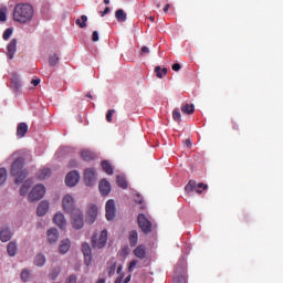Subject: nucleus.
I'll return each mask as SVG.
<instances>
[{"instance_id":"obj_1","label":"nucleus","mask_w":283,"mask_h":283,"mask_svg":"<svg viewBox=\"0 0 283 283\" xmlns=\"http://www.w3.org/2000/svg\"><path fill=\"white\" fill-rule=\"evenodd\" d=\"M34 17V7L28 3H18L13 9V21L15 23H29Z\"/></svg>"},{"instance_id":"obj_2","label":"nucleus","mask_w":283,"mask_h":283,"mask_svg":"<svg viewBox=\"0 0 283 283\" xmlns=\"http://www.w3.org/2000/svg\"><path fill=\"white\" fill-rule=\"evenodd\" d=\"M25 159L18 157L11 165V176L15 178L14 182L21 185L28 178V169H24Z\"/></svg>"},{"instance_id":"obj_3","label":"nucleus","mask_w":283,"mask_h":283,"mask_svg":"<svg viewBox=\"0 0 283 283\" xmlns=\"http://www.w3.org/2000/svg\"><path fill=\"white\" fill-rule=\"evenodd\" d=\"M209 189V186L203 182L197 184L196 180H190L186 186H185V192L186 193H191V191H196V193H202V191H207Z\"/></svg>"},{"instance_id":"obj_4","label":"nucleus","mask_w":283,"mask_h":283,"mask_svg":"<svg viewBox=\"0 0 283 283\" xmlns=\"http://www.w3.org/2000/svg\"><path fill=\"white\" fill-rule=\"evenodd\" d=\"M43 196H45V186H43L41 184L35 185L29 193V201L36 202V201L41 200V198H43Z\"/></svg>"},{"instance_id":"obj_5","label":"nucleus","mask_w":283,"mask_h":283,"mask_svg":"<svg viewBox=\"0 0 283 283\" xmlns=\"http://www.w3.org/2000/svg\"><path fill=\"white\" fill-rule=\"evenodd\" d=\"M70 216L73 229H76L77 231L83 229L85 224V221L83 220V212L81 210H74Z\"/></svg>"},{"instance_id":"obj_6","label":"nucleus","mask_w":283,"mask_h":283,"mask_svg":"<svg viewBox=\"0 0 283 283\" xmlns=\"http://www.w3.org/2000/svg\"><path fill=\"white\" fill-rule=\"evenodd\" d=\"M62 208L63 211H65V213H74V211L80 210L78 208H76L75 203H74V197H72V195H66L63 197L62 199Z\"/></svg>"},{"instance_id":"obj_7","label":"nucleus","mask_w":283,"mask_h":283,"mask_svg":"<svg viewBox=\"0 0 283 283\" xmlns=\"http://www.w3.org/2000/svg\"><path fill=\"white\" fill-rule=\"evenodd\" d=\"M137 224L139 229H142L143 233H151V221H149L144 213L138 214Z\"/></svg>"},{"instance_id":"obj_8","label":"nucleus","mask_w":283,"mask_h":283,"mask_svg":"<svg viewBox=\"0 0 283 283\" xmlns=\"http://www.w3.org/2000/svg\"><path fill=\"white\" fill-rule=\"evenodd\" d=\"M107 244V230H102L99 238L96 234L92 238L93 249H103Z\"/></svg>"},{"instance_id":"obj_9","label":"nucleus","mask_w":283,"mask_h":283,"mask_svg":"<svg viewBox=\"0 0 283 283\" xmlns=\"http://www.w3.org/2000/svg\"><path fill=\"white\" fill-rule=\"evenodd\" d=\"M96 218H98V208L94 205L88 206L86 210V223L94 224L96 222Z\"/></svg>"},{"instance_id":"obj_10","label":"nucleus","mask_w":283,"mask_h":283,"mask_svg":"<svg viewBox=\"0 0 283 283\" xmlns=\"http://www.w3.org/2000/svg\"><path fill=\"white\" fill-rule=\"evenodd\" d=\"M84 182L87 187H92L96 182V170L88 168L84 171Z\"/></svg>"},{"instance_id":"obj_11","label":"nucleus","mask_w":283,"mask_h":283,"mask_svg":"<svg viewBox=\"0 0 283 283\" xmlns=\"http://www.w3.org/2000/svg\"><path fill=\"white\" fill-rule=\"evenodd\" d=\"M106 209V220L112 221L116 218V206L114 200L109 199L105 206Z\"/></svg>"},{"instance_id":"obj_12","label":"nucleus","mask_w":283,"mask_h":283,"mask_svg":"<svg viewBox=\"0 0 283 283\" xmlns=\"http://www.w3.org/2000/svg\"><path fill=\"white\" fill-rule=\"evenodd\" d=\"M80 175L78 171L73 170L66 175L65 185L67 187H75L78 184Z\"/></svg>"},{"instance_id":"obj_13","label":"nucleus","mask_w":283,"mask_h":283,"mask_svg":"<svg viewBox=\"0 0 283 283\" xmlns=\"http://www.w3.org/2000/svg\"><path fill=\"white\" fill-rule=\"evenodd\" d=\"M82 252L86 266H90V264L92 263V248L90 247V243L82 244Z\"/></svg>"},{"instance_id":"obj_14","label":"nucleus","mask_w":283,"mask_h":283,"mask_svg":"<svg viewBox=\"0 0 283 283\" xmlns=\"http://www.w3.org/2000/svg\"><path fill=\"white\" fill-rule=\"evenodd\" d=\"M54 224L60 227V229H65L67 227V221L65 220V216L61 212H57L53 218Z\"/></svg>"},{"instance_id":"obj_15","label":"nucleus","mask_w":283,"mask_h":283,"mask_svg":"<svg viewBox=\"0 0 283 283\" xmlns=\"http://www.w3.org/2000/svg\"><path fill=\"white\" fill-rule=\"evenodd\" d=\"M0 240L1 242H10L12 240V231L8 227H2L0 230Z\"/></svg>"},{"instance_id":"obj_16","label":"nucleus","mask_w":283,"mask_h":283,"mask_svg":"<svg viewBox=\"0 0 283 283\" xmlns=\"http://www.w3.org/2000/svg\"><path fill=\"white\" fill-rule=\"evenodd\" d=\"M14 54H17V39L11 40L7 46V56L10 61L14 59Z\"/></svg>"},{"instance_id":"obj_17","label":"nucleus","mask_w":283,"mask_h":283,"mask_svg":"<svg viewBox=\"0 0 283 283\" xmlns=\"http://www.w3.org/2000/svg\"><path fill=\"white\" fill-rule=\"evenodd\" d=\"M98 189L102 196H109V191H112V186L109 185V181H107V179H103L99 182Z\"/></svg>"},{"instance_id":"obj_18","label":"nucleus","mask_w":283,"mask_h":283,"mask_svg":"<svg viewBox=\"0 0 283 283\" xmlns=\"http://www.w3.org/2000/svg\"><path fill=\"white\" fill-rule=\"evenodd\" d=\"M11 87L14 92H19L21 90V78H19V74L17 73H12Z\"/></svg>"},{"instance_id":"obj_19","label":"nucleus","mask_w":283,"mask_h":283,"mask_svg":"<svg viewBox=\"0 0 283 283\" xmlns=\"http://www.w3.org/2000/svg\"><path fill=\"white\" fill-rule=\"evenodd\" d=\"M49 209H50V203H48V201H41L38 206L36 214L40 217L45 216Z\"/></svg>"},{"instance_id":"obj_20","label":"nucleus","mask_w":283,"mask_h":283,"mask_svg":"<svg viewBox=\"0 0 283 283\" xmlns=\"http://www.w3.org/2000/svg\"><path fill=\"white\" fill-rule=\"evenodd\" d=\"M134 255L136 258H138L139 260H145L146 255H147V249L145 248V245H138L135 250H134Z\"/></svg>"},{"instance_id":"obj_21","label":"nucleus","mask_w":283,"mask_h":283,"mask_svg":"<svg viewBox=\"0 0 283 283\" xmlns=\"http://www.w3.org/2000/svg\"><path fill=\"white\" fill-rule=\"evenodd\" d=\"M28 134V124L27 123H20L17 127V137L23 138Z\"/></svg>"},{"instance_id":"obj_22","label":"nucleus","mask_w":283,"mask_h":283,"mask_svg":"<svg viewBox=\"0 0 283 283\" xmlns=\"http://www.w3.org/2000/svg\"><path fill=\"white\" fill-rule=\"evenodd\" d=\"M50 176H52V170H50V168H43L36 172V177L39 180H45L50 178Z\"/></svg>"},{"instance_id":"obj_23","label":"nucleus","mask_w":283,"mask_h":283,"mask_svg":"<svg viewBox=\"0 0 283 283\" xmlns=\"http://www.w3.org/2000/svg\"><path fill=\"white\" fill-rule=\"evenodd\" d=\"M48 241L52 244L59 240V230L52 228L48 231Z\"/></svg>"},{"instance_id":"obj_24","label":"nucleus","mask_w":283,"mask_h":283,"mask_svg":"<svg viewBox=\"0 0 283 283\" xmlns=\"http://www.w3.org/2000/svg\"><path fill=\"white\" fill-rule=\"evenodd\" d=\"M81 158L85 160V163H90V160H94L96 158V154L91 150H82Z\"/></svg>"},{"instance_id":"obj_25","label":"nucleus","mask_w":283,"mask_h":283,"mask_svg":"<svg viewBox=\"0 0 283 283\" xmlns=\"http://www.w3.org/2000/svg\"><path fill=\"white\" fill-rule=\"evenodd\" d=\"M70 247H71V243H70L69 239L63 240L60 243V248H59L60 253H62V255H65V253H67L70 251Z\"/></svg>"},{"instance_id":"obj_26","label":"nucleus","mask_w":283,"mask_h":283,"mask_svg":"<svg viewBox=\"0 0 283 283\" xmlns=\"http://www.w3.org/2000/svg\"><path fill=\"white\" fill-rule=\"evenodd\" d=\"M181 112L182 114H187L188 116H191V114L196 112V106H193V104H182Z\"/></svg>"},{"instance_id":"obj_27","label":"nucleus","mask_w":283,"mask_h":283,"mask_svg":"<svg viewBox=\"0 0 283 283\" xmlns=\"http://www.w3.org/2000/svg\"><path fill=\"white\" fill-rule=\"evenodd\" d=\"M17 242L11 241L9 242L8 247H7V253L8 255H10V258H14V255H17Z\"/></svg>"},{"instance_id":"obj_28","label":"nucleus","mask_w":283,"mask_h":283,"mask_svg":"<svg viewBox=\"0 0 283 283\" xmlns=\"http://www.w3.org/2000/svg\"><path fill=\"white\" fill-rule=\"evenodd\" d=\"M172 283H187V275H185V270H181L180 274L176 272V275L172 279Z\"/></svg>"},{"instance_id":"obj_29","label":"nucleus","mask_w":283,"mask_h":283,"mask_svg":"<svg viewBox=\"0 0 283 283\" xmlns=\"http://www.w3.org/2000/svg\"><path fill=\"white\" fill-rule=\"evenodd\" d=\"M128 240H129L130 247H136L138 244V231L136 230L130 231Z\"/></svg>"},{"instance_id":"obj_30","label":"nucleus","mask_w":283,"mask_h":283,"mask_svg":"<svg viewBox=\"0 0 283 283\" xmlns=\"http://www.w3.org/2000/svg\"><path fill=\"white\" fill-rule=\"evenodd\" d=\"M32 186V180L28 179L20 188V196H27L30 187Z\"/></svg>"},{"instance_id":"obj_31","label":"nucleus","mask_w":283,"mask_h":283,"mask_svg":"<svg viewBox=\"0 0 283 283\" xmlns=\"http://www.w3.org/2000/svg\"><path fill=\"white\" fill-rule=\"evenodd\" d=\"M102 169L108 176H112V174H114V168L112 167V164H109V161H102Z\"/></svg>"},{"instance_id":"obj_32","label":"nucleus","mask_w":283,"mask_h":283,"mask_svg":"<svg viewBox=\"0 0 283 283\" xmlns=\"http://www.w3.org/2000/svg\"><path fill=\"white\" fill-rule=\"evenodd\" d=\"M115 18L117 19V21L119 22H125L127 21V13H125V11L123 9H118L115 12Z\"/></svg>"},{"instance_id":"obj_33","label":"nucleus","mask_w":283,"mask_h":283,"mask_svg":"<svg viewBox=\"0 0 283 283\" xmlns=\"http://www.w3.org/2000/svg\"><path fill=\"white\" fill-rule=\"evenodd\" d=\"M59 61H60L59 53H55V54L49 56V65L51 67L59 65Z\"/></svg>"},{"instance_id":"obj_34","label":"nucleus","mask_w":283,"mask_h":283,"mask_svg":"<svg viewBox=\"0 0 283 283\" xmlns=\"http://www.w3.org/2000/svg\"><path fill=\"white\" fill-rule=\"evenodd\" d=\"M35 266H43L45 264V255L38 254L34 260Z\"/></svg>"},{"instance_id":"obj_35","label":"nucleus","mask_w":283,"mask_h":283,"mask_svg":"<svg viewBox=\"0 0 283 283\" xmlns=\"http://www.w3.org/2000/svg\"><path fill=\"white\" fill-rule=\"evenodd\" d=\"M116 184L122 188V189H127V180L123 176H117L116 177Z\"/></svg>"},{"instance_id":"obj_36","label":"nucleus","mask_w":283,"mask_h":283,"mask_svg":"<svg viewBox=\"0 0 283 283\" xmlns=\"http://www.w3.org/2000/svg\"><path fill=\"white\" fill-rule=\"evenodd\" d=\"M75 24H77L78 28H87V15H82L81 19L75 21Z\"/></svg>"},{"instance_id":"obj_37","label":"nucleus","mask_w":283,"mask_h":283,"mask_svg":"<svg viewBox=\"0 0 283 283\" xmlns=\"http://www.w3.org/2000/svg\"><path fill=\"white\" fill-rule=\"evenodd\" d=\"M172 119L176 120V123H181L182 122V115L180 114V109L175 108L172 111Z\"/></svg>"},{"instance_id":"obj_38","label":"nucleus","mask_w":283,"mask_h":283,"mask_svg":"<svg viewBox=\"0 0 283 283\" xmlns=\"http://www.w3.org/2000/svg\"><path fill=\"white\" fill-rule=\"evenodd\" d=\"M60 274H61V268H54V269L49 273V277H50L51 280H56Z\"/></svg>"},{"instance_id":"obj_39","label":"nucleus","mask_w":283,"mask_h":283,"mask_svg":"<svg viewBox=\"0 0 283 283\" xmlns=\"http://www.w3.org/2000/svg\"><path fill=\"white\" fill-rule=\"evenodd\" d=\"M8 180V170L6 168H0V185H3Z\"/></svg>"},{"instance_id":"obj_40","label":"nucleus","mask_w":283,"mask_h":283,"mask_svg":"<svg viewBox=\"0 0 283 283\" xmlns=\"http://www.w3.org/2000/svg\"><path fill=\"white\" fill-rule=\"evenodd\" d=\"M10 36H12V29H11V28H8V29H6V31L3 32L2 38H3L4 41H8V39H10Z\"/></svg>"},{"instance_id":"obj_41","label":"nucleus","mask_w":283,"mask_h":283,"mask_svg":"<svg viewBox=\"0 0 283 283\" xmlns=\"http://www.w3.org/2000/svg\"><path fill=\"white\" fill-rule=\"evenodd\" d=\"M0 21L6 23L8 21V15L6 14V9H0Z\"/></svg>"},{"instance_id":"obj_42","label":"nucleus","mask_w":283,"mask_h":283,"mask_svg":"<svg viewBox=\"0 0 283 283\" xmlns=\"http://www.w3.org/2000/svg\"><path fill=\"white\" fill-rule=\"evenodd\" d=\"M21 280H22L23 282H28V280H30V272H29L28 270L22 271V273H21Z\"/></svg>"},{"instance_id":"obj_43","label":"nucleus","mask_w":283,"mask_h":283,"mask_svg":"<svg viewBox=\"0 0 283 283\" xmlns=\"http://www.w3.org/2000/svg\"><path fill=\"white\" fill-rule=\"evenodd\" d=\"M114 114H116V111H115V109H109V111H107V114H106V120H107V123H112V117L114 116Z\"/></svg>"},{"instance_id":"obj_44","label":"nucleus","mask_w":283,"mask_h":283,"mask_svg":"<svg viewBox=\"0 0 283 283\" xmlns=\"http://www.w3.org/2000/svg\"><path fill=\"white\" fill-rule=\"evenodd\" d=\"M116 273V262H114L109 268H108V275L112 277Z\"/></svg>"},{"instance_id":"obj_45","label":"nucleus","mask_w":283,"mask_h":283,"mask_svg":"<svg viewBox=\"0 0 283 283\" xmlns=\"http://www.w3.org/2000/svg\"><path fill=\"white\" fill-rule=\"evenodd\" d=\"M135 202H136L137 205H143V203L145 202V199L143 198V196H140V193H137V195L135 196Z\"/></svg>"},{"instance_id":"obj_46","label":"nucleus","mask_w":283,"mask_h":283,"mask_svg":"<svg viewBox=\"0 0 283 283\" xmlns=\"http://www.w3.org/2000/svg\"><path fill=\"white\" fill-rule=\"evenodd\" d=\"M138 264V261L136 260H133L130 263H129V266H128V272L132 273L134 271V269H136V265Z\"/></svg>"},{"instance_id":"obj_47","label":"nucleus","mask_w":283,"mask_h":283,"mask_svg":"<svg viewBox=\"0 0 283 283\" xmlns=\"http://www.w3.org/2000/svg\"><path fill=\"white\" fill-rule=\"evenodd\" d=\"M155 72H156L157 78H163L164 73H163V69L160 66H156Z\"/></svg>"},{"instance_id":"obj_48","label":"nucleus","mask_w":283,"mask_h":283,"mask_svg":"<svg viewBox=\"0 0 283 283\" xmlns=\"http://www.w3.org/2000/svg\"><path fill=\"white\" fill-rule=\"evenodd\" d=\"M76 275L75 274H71L67 279L65 283H76Z\"/></svg>"},{"instance_id":"obj_49","label":"nucleus","mask_w":283,"mask_h":283,"mask_svg":"<svg viewBox=\"0 0 283 283\" xmlns=\"http://www.w3.org/2000/svg\"><path fill=\"white\" fill-rule=\"evenodd\" d=\"M112 12V9L109 7H106L104 11H101L99 14L101 17H105L106 14H109Z\"/></svg>"},{"instance_id":"obj_50","label":"nucleus","mask_w":283,"mask_h":283,"mask_svg":"<svg viewBox=\"0 0 283 283\" xmlns=\"http://www.w3.org/2000/svg\"><path fill=\"white\" fill-rule=\"evenodd\" d=\"M182 66L180 65V63H175V64H172V70H174V72H180V69H181Z\"/></svg>"},{"instance_id":"obj_51","label":"nucleus","mask_w":283,"mask_h":283,"mask_svg":"<svg viewBox=\"0 0 283 283\" xmlns=\"http://www.w3.org/2000/svg\"><path fill=\"white\" fill-rule=\"evenodd\" d=\"M92 41L94 43H96V41H98V31H94L93 34H92Z\"/></svg>"},{"instance_id":"obj_52","label":"nucleus","mask_w":283,"mask_h":283,"mask_svg":"<svg viewBox=\"0 0 283 283\" xmlns=\"http://www.w3.org/2000/svg\"><path fill=\"white\" fill-rule=\"evenodd\" d=\"M125 277V274H120L116 280L115 283H123V279Z\"/></svg>"},{"instance_id":"obj_53","label":"nucleus","mask_w":283,"mask_h":283,"mask_svg":"<svg viewBox=\"0 0 283 283\" xmlns=\"http://www.w3.org/2000/svg\"><path fill=\"white\" fill-rule=\"evenodd\" d=\"M41 83V80L40 78H36V80H32L31 81V85H34V87H36V85H39Z\"/></svg>"},{"instance_id":"obj_54","label":"nucleus","mask_w":283,"mask_h":283,"mask_svg":"<svg viewBox=\"0 0 283 283\" xmlns=\"http://www.w3.org/2000/svg\"><path fill=\"white\" fill-rule=\"evenodd\" d=\"M142 54H149V48L143 46L142 48Z\"/></svg>"},{"instance_id":"obj_55","label":"nucleus","mask_w":283,"mask_h":283,"mask_svg":"<svg viewBox=\"0 0 283 283\" xmlns=\"http://www.w3.org/2000/svg\"><path fill=\"white\" fill-rule=\"evenodd\" d=\"M77 166H78V164L76 163V160L72 159L70 161V167H77Z\"/></svg>"},{"instance_id":"obj_56","label":"nucleus","mask_w":283,"mask_h":283,"mask_svg":"<svg viewBox=\"0 0 283 283\" xmlns=\"http://www.w3.org/2000/svg\"><path fill=\"white\" fill-rule=\"evenodd\" d=\"M132 282V274L125 277L124 283H129Z\"/></svg>"},{"instance_id":"obj_57","label":"nucleus","mask_w":283,"mask_h":283,"mask_svg":"<svg viewBox=\"0 0 283 283\" xmlns=\"http://www.w3.org/2000/svg\"><path fill=\"white\" fill-rule=\"evenodd\" d=\"M122 272H123V265H118V268H117L118 275H120Z\"/></svg>"},{"instance_id":"obj_58","label":"nucleus","mask_w":283,"mask_h":283,"mask_svg":"<svg viewBox=\"0 0 283 283\" xmlns=\"http://www.w3.org/2000/svg\"><path fill=\"white\" fill-rule=\"evenodd\" d=\"M187 147H191V139H186Z\"/></svg>"},{"instance_id":"obj_59","label":"nucleus","mask_w":283,"mask_h":283,"mask_svg":"<svg viewBox=\"0 0 283 283\" xmlns=\"http://www.w3.org/2000/svg\"><path fill=\"white\" fill-rule=\"evenodd\" d=\"M164 12H169V4H166V6H165Z\"/></svg>"},{"instance_id":"obj_60","label":"nucleus","mask_w":283,"mask_h":283,"mask_svg":"<svg viewBox=\"0 0 283 283\" xmlns=\"http://www.w3.org/2000/svg\"><path fill=\"white\" fill-rule=\"evenodd\" d=\"M163 74H167V67L161 69Z\"/></svg>"},{"instance_id":"obj_61","label":"nucleus","mask_w":283,"mask_h":283,"mask_svg":"<svg viewBox=\"0 0 283 283\" xmlns=\"http://www.w3.org/2000/svg\"><path fill=\"white\" fill-rule=\"evenodd\" d=\"M96 283H105V279H99Z\"/></svg>"},{"instance_id":"obj_62","label":"nucleus","mask_w":283,"mask_h":283,"mask_svg":"<svg viewBox=\"0 0 283 283\" xmlns=\"http://www.w3.org/2000/svg\"><path fill=\"white\" fill-rule=\"evenodd\" d=\"M86 98H93L92 93H87Z\"/></svg>"},{"instance_id":"obj_63","label":"nucleus","mask_w":283,"mask_h":283,"mask_svg":"<svg viewBox=\"0 0 283 283\" xmlns=\"http://www.w3.org/2000/svg\"><path fill=\"white\" fill-rule=\"evenodd\" d=\"M105 6H109V0H104Z\"/></svg>"},{"instance_id":"obj_64","label":"nucleus","mask_w":283,"mask_h":283,"mask_svg":"<svg viewBox=\"0 0 283 283\" xmlns=\"http://www.w3.org/2000/svg\"><path fill=\"white\" fill-rule=\"evenodd\" d=\"M149 19H150L151 22H154V17H150Z\"/></svg>"}]
</instances>
